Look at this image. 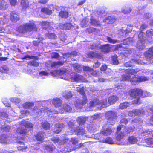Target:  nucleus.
Listing matches in <instances>:
<instances>
[{"mask_svg": "<svg viewBox=\"0 0 153 153\" xmlns=\"http://www.w3.org/2000/svg\"><path fill=\"white\" fill-rule=\"evenodd\" d=\"M142 90L139 88H136L130 90L129 94L130 96L136 98L132 101L133 104L139 105L141 103V101L140 97L142 94Z\"/></svg>", "mask_w": 153, "mask_h": 153, "instance_id": "nucleus-1", "label": "nucleus"}, {"mask_svg": "<svg viewBox=\"0 0 153 153\" xmlns=\"http://www.w3.org/2000/svg\"><path fill=\"white\" fill-rule=\"evenodd\" d=\"M33 112L34 113L33 114V115H34V114H36L35 115L37 116H38V115H42L45 112H47L49 116L51 117H52V116H50L51 115L58 114V112L56 111L53 110V109L52 108H39L36 107H34V108L33 110Z\"/></svg>", "mask_w": 153, "mask_h": 153, "instance_id": "nucleus-2", "label": "nucleus"}, {"mask_svg": "<svg viewBox=\"0 0 153 153\" xmlns=\"http://www.w3.org/2000/svg\"><path fill=\"white\" fill-rule=\"evenodd\" d=\"M36 29L34 22L33 21L29 23L26 24L23 26L19 27L17 30L20 33H25L27 31H30L33 30L36 31Z\"/></svg>", "mask_w": 153, "mask_h": 153, "instance_id": "nucleus-3", "label": "nucleus"}, {"mask_svg": "<svg viewBox=\"0 0 153 153\" xmlns=\"http://www.w3.org/2000/svg\"><path fill=\"white\" fill-rule=\"evenodd\" d=\"M139 71L137 69H128L125 71V73H126V75H123L122 76V77L120 79L121 81H130V80L133 79L135 77H133L131 79L129 74L134 75L136 74Z\"/></svg>", "mask_w": 153, "mask_h": 153, "instance_id": "nucleus-4", "label": "nucleus"}, {"mask_svg": "<svg viewBox=\"0 0 153 153\" xmlns=\"http://www.w3.org/2000/svg\"><path fill=\"white\" fill-rule=\"evenodd\" d=\"M142 121L141 120H140L139 118L135 119L132 120L131 123L133 126V127H130L126 128L125 131L127 133H129L134 131V129L139 127L141 125Z\"/></svg>", "mask_w": 153, "mask_h": 153, "instance_id": "nucleus-5", "label": "nucleus"}, {"mask_svg": "<svg viewBox=\"0 0 153 153\" xmlns=\"http://www.w3.org/2000/svg\"><path fill=\"white\" fill-rule=\"evenodd\" d=\"M66 69L54 71L51 72V75L52 76H59L60 78L66 80Z\"/></svg>", "mask_w": 153, "mask_h": 153, "instance_id": "nucleus-6", "label": "nucleus"}, {"mask_svg": "<svg viewBox=\"0 0 153 153\" xmlns=\"http://www.w3.org/2000/svg\"><path fill=\"white\" fill-rule=\"evenodd\" d=\"M144 36V33L142 32H140L138 35V38L140 40L137 44V48L139 49L142 50L145 47V45H144L145 43Z\"/></svg>", "mask_w": 153, "mask_h": 153, "instance_id": "nucleus-7", "label": "nucleus"}, {"mask_svg": "<svg viewBox=\"0 0 153 153\" xmlns=\"http://www.w3.org/2000/svg\"><path fill=\"white\" fill-rule=\"evenodd\" d=\"M107 100L105 99L104 100L101 101L100 102L98 100L95 99L90 102L89 104V107L91 108L96 105H99L101 108L104 107L103 105H105L107 103Z\"/></svg>", "mask_w": 153, "mask_h": 153, "instance_id": "nucleus-8", "label": "nucleus"}, {"mask_svg": "<svg viewBox=\"0 0 153 153\" xmlns=\"http://www.w3.org/2000/svg\"><path fill=\"white\" fill-rule=\"evenodd\" d=\"M145 111L143 109H135L130 111L128 115L130 117H134L136 115L140 116L145 114Z\"/></svg>", "mask_w": 153, "mask_h": 153, "instance_id": "nucleus-9", "label": "nucleus"}, {"mask_svg": "<svg viewBox=\"0 0 153 153\" xmlns=\"http://www.w3.org/2000/svg\"><path fill=\"white\" fill-rule=\"evenodd\" d=\"M136 63L139 65H142L144 64V63L141 60H137V59H133L130 61L126 63L125 65V66L127 67H132L134 66L135 64Z\"/></svg>", "mask_w": 153, "mask_h": 153, "instance_id": "nucleus-10", "label": "nucleus"}, {"mask_svg": "<svg viewBox=\"0 0 153 153\" xmlns=\"http://www.w3.org/2000/svg\"><path fill=\"white\" fill-rule=\"evenodd\" d=\"M67 135L64 134L62 136L61 140L59 139L58 138L54 137L52 138V140L56 144L58 145H61L64 144L66 141Z\"/></svg>", "mask_w": 153, "mask_h": 153, "instance_id": "nucleus-11", "label": "nucleus"}, {"mask_svg": "<svg viewBox=\"0 0 153 153\" xmlns=\"http://www.w3.org/2000/svg\"><path fill=\"white\" fill-rule=\"evenodd\" d=\"M148 79V78L145 76L139 77L138 78L134 77L132 79L130 80V82L132 85H135L139 81H144Z\"/></svg>", "mask_w": 153, "mask_h": 153, "instance_id": "nucleus-12", "label": "nucleus"}, {"mask_svg": "<svg viewBox=\"0 0 153 153\" xmlns=\"http://www.w3.org/2000/svg\"><path fill=\"white\" fill-rule=\"evenodd\" d=\"M87 103L86 97L85 96L83 97V100L80 101L77 100L75 102V105L77 108H82L83 105Z\"/></svg>", "mask_w": 153, "mask_h": 153, "instance_id": "nucleus-13", "label": "nucleus"}, {"mask_svg": "<svg viewBox=\"0 0 153 153\" xmlns=\"http://www.w3.org/2000/svg\"><path fill=\"white\" fill-rule=\"evenodd\" d=\"M105 116L109 121L114 120L116 119L117 114L114 112L109 111L106 113Z\"/></svg>", "mask_w": 153, "mask_h": 153, "instance_id": "nucleus-14", "label": "nucleus"}, {"mask_svg": "<svg viewBox=\"0 0 153 153\" xmlns=\"http://www.w3.org/2000/svg\"><path fill=\"white\" fill-rule=\"evenodd\" d=\"M111 47L112 45L109 44H106L100 46L99 49H101V51L102 52L105 53L108 52L110 51Z\"/></svg>", "mask_w": 153, "mask_h": 153, "instance_id": "nucleus-15", "label": "nucleus"}, {"mask_svg": "<svg viewBox=\"0 0 153 153\" xmlns=\"http://www.w3.org/2000/svg\"><path fill=\"white\" fill-rule=\"evenodd\" d=\"M45 134L43 132H39L33 137V139L35 141H38L40 142L44 139Z\"/></svg>", "mask_w": 153, "mask_h": 153, "instance_id": "nucleus-16", "label": "nucleus"}, {"mask_svg": "<svg viewBox=\"0 0 153 153\" xmlns=\"http://www.w3.org/2000/svg\"><path fill=\"white\" fill-rule=\"evenodd\" d=\"M10 19L13 22H16L19 20V16L16 12H12L10 13Z\"/></svg>", "mask_w": 153, "mask_h": 153, "instance_id": "nucleus-17", "label": "nucleus"}, {"mask_svg": "<svg viewBox=\"0 0 153 153\" xmlns=\"http://www.w3.org/2000/svg\"><path fill=\"white\" fill-rule=\"evenodd\" d=\"M64 127V125L63 124L59 123L56 124L55 126L54 133L56 134L59 133Z\"/></svg>", "mask_w": 153, "mask_h": 153, "instance_id": "nucleus-18", "label": "nucleus"}, {"mask_svg": "<svg viewBox=\"0 0 153 153\" xmlns=\"http://www.w3.org/2000/svg\"><path fill=\"white\" fill-rule=\"evenodd\" d=\"M127 140L129 143L131 144H135L138 141L137 137L133 135L129 136Z\"/></svg>", "mask_w": 153, "mask_h": 153, "instance_id": "nucleus-19", "label": "nucleus"}, {"mask_svg": "<svg viewBox=\"0 0 153 153\" xmlns=\"http://www.w3.org/2000/svg\"><path fill=\"white\" fill-rule=\"evenodd\" d=\"M74 131L78 135H84L86 132L83 128L79 127L76 128Z\"/></svg>", "mask_w": 153, "mask_h": 153, "instance_id": "nucleus-20", "label": "nucleus"}, {"mask_svg": "<svg viewBox=\"0 0 153 153\" xmlns=\"http://www.w3.org/2000/svg\"><path fill=\"white\" fill-rule=\"evenodd\" d=\"M128 120L126 118L122 119L120 122V125L117 128V131H119L121 130V127H123L128 123Z\"/></svg>", "mask_w": 153, "mask_h": 153, "instance_id": "nucleus-21", "label": "nucleus"}, {"mask_svg": "<svg viewBox=\"0 0 153 153\" xmlns=\"http://www.w3.org/2000/svg\"><path fill=\"white\" fill-rule=\"evenodd\" d=\"M132 30V27L131 25L128 26L126 29V30H124L122 29L121 30V32H122V34L121 33H120V34L121 35L123 36L125 34V35L128 33L130 32Z\"/></svg>", "mask_w": 153, "mask_h": 153, "instance_id": "nucleus-22", "label": "nucleus"}, {"mask_svg": "<svg viewBox=\"0 0 153 153\" xmlns=\"http://www.w3.org/2000/svg\"><path fill=\"white\" fill-rule=\"evenodd\" d=\"M8 5L7 2L4 0H0V10H6L8 7Z\"/></svg>", "mask_w": 153, "mask_h": 153, "instance_id": "nucleus-23", "label": "nucleus"}, {"mask_svg": "<svg viewBox=\"0 0 153 153\" xmlns=\"http://www.w3.org/2000/svg\"><path fill=\"white\" fill-rule=\"evenodd\" d=\"M21 6L22 8L25 10L29 7V2L28 0H21Z\"/></svg>", "mask_w": 153, "mask_h": 153, "instance_id": "nucleus-24", "label": "nucleus"}, {"mask_svg": "<svg viewBox=\"0 0 153 153\" xmlns=\"http://www.w3.org/2000/svg\"><path fill=\"white\" fill-rule=\"evenodd\" d=\"M52 102L55 107L56 108L60 106L62 104L61 100L59 98L54 99L52 100Z\"/></svg>", "mask_w": 153, "mask_h": 153, "instance_id": "nucleus-25", "label": "nucleus"}, {"mask_svg": "<svg viewBox=\"0 0 153 153\" xmlns=\"http://www.w3.org/2000/svg\"><path fill=\"white\" fill-rule=\"evenodd\" d=\"M111 128L103 129L100 131V134L104 136L110 135L112 133Z\"/></svg>", "mask_w": 153, "mask_h": 153, "instance_id": "nucleus-26", "label": "nucleus"}, {"mask_svg": "<svg viewBox=\"0 0 153 153\" xmlns=\"http://www.w3.org/2000/svg\"><path fill=\"white\" fill-rule=\"evenodd\" d=\"M118 100V97L116 96L113 95L109 97L108 102L110 105H112L114 104Z\"/></svg>", "mask_w": 153, "mask_h": 153, "instance_id": "nucleus-27", "label": "nucleus"}, {"mask_svg": "<svg viewBox=\"0 0 153 153\" xmlns=\"http://www.w3.org/2000/svg\"><path fill=\"white\" fill-rule=\"evenodd\" d=\"M0 143L3 144H7L9 143V141L6 135H3L0 137Z\"/></svg>", "mask_w": 153, "mask_h": 153, "instance_id": "nucleus-28", "label": "nucleus"}, {"mask_svg": "<svg viewBox=\"0 0 153 153\" xmlns=\"http://www.w3.org/2000/svg\"><path fill=\"white\" fill-rule=\"evenodd\" d=\"M17 144L19 145L17 147L19 151H25L27 149V147L24 146V143L23 142L18 141Z\"/></svg>", "mask_w": 153, "mask_h": 153, "instance_id": "nucleus-29", "label": "nucleus"}, {"mask_svg": "<svg viewBox=\"0 0 153 153\" xmlns=\"http://www.w3.org/2000/svg\"><path fill=\"white\" fill-rule=\"evenodd\" d=\"M88 56L90 57H96L98 59H101L102 57V55L101 54H98L93 52L89 53Z\"/></svg>", "mask_w": 153, "mask_h": 153, "instance_id": "nucleus-30", "label": "nucleus"}, {"mask_svg": "<svg viewBox=\"0 0 153 153\" xmlns=\"http://www.w3.org/2000/svg\"><path fill=\"white\" fill-rule=\"evenodd\" d=\"M21 125L24 126L25 128H31L33 127V124L32 123L25 121H22L21 122Z\"/></svg>", "mask_w": 153, "mask_h": 153, "instance_id": "nucleus-31", "label": "nucleus"}, {"mask_svg": "<svg viewBox=\"0 0 153 153\" xmlns=\"http://www.w3.org/2000/svg\"><path fill=\"white\" fill-rule=\"evenodd\" d=\"M52 10L53 9H51V8L44 7L42 8L41 11L44 13L48 15H50L52 13Z\"/></svg>", "mask_w": 153, "mask_h": 153, "instance_id": "nucleus-32", "label": "nucleus"}, {"mask_svg": "<svg viewBox=\"0 0 153 153\" xmlns=\"http://www.w3.org/2000/svg\"><path fill=\"white\" fill-rule=\"evenodd\" d=\"M64 62L61 61H59L56 62H53L51 64V67L54 68L59 67L62 66Z\"/></svg>", "mask_w": 153, "mask_h": 153, "instance_id": "nucleus-33", "label": "nucleus"}, {"mask_svg": "<svg viewBox=\"0 0 153 153\" xmlns=\"http://www.w3.org/2000/svg\"><path fill=\"white\" fill-rule=\"evenodd\" d=\"M45 153H52L54 150V146H45Z\"/></svg>", "mask_w": 153, "mask_h": 153, "instance_id": "nucleus-34", "label": "nucleus"}, {"mask_svg": "<svg viewBox=\"0 0 153 153\" xmlns=\"http://www.w3.org/2000/svg\"><path fill=\"white\" fill-rule=\"evenodd\" d=\"M133 104L132 102H125L124 103H121L119 105V108L121 109L125 108L130 105Z\"/></svg>", "mask_w": 153, "mask_h": 153, "instance_id": "nucleus-35", "label": "nucleus"}, {"mask_svg": "<svg viewBox=\"0 0 153 153\" xmlns=\"http://www.w3.org/2000/svg\"><path fill=\"white\" fill-rule=\"evenodd\" d=\"M144 55L146 58L148 59H151L153 56V53L149 49L148 51H147L144 53Z\"/></svg>", "mask_w": 153, "mask_h": 153, "instance_id": "nucleus-36", "label": "nucleus"}, {"mask_svg": "<svg viewBox=\"0 0 153 153\" xmlns=\"http://www.w3.org/2000/svg\"><path fill=\"white\" fill-rule=\"evenodd\" d=\"M87 118V117H85L81 116L78 118L77 121L79 124L82 125L84 123Z\"/></svg>", "mask_w": 153, "mask_h": 153, "instance_id": "nucleus-37", "label": "nucleus"}, {"mask_svg": "<svg viewBox=\"0 0 153 153\" xmlns=\"http://www.w3.org/2000/svg\"><path fill=\"white\" fill-rule=\"evenodd\" d=\"M74 81H81L82 82H86V80L83 78V76L81 75H76L74 78Z\"/></svg>", "mask_w": 153, "mask_h": 153, "instance_id": "nucleus-38", "label": "nucleus"}, {"mask_svg": "<svg viewBox=\"0 0 153 153\" xmlns=\"http://www.w3.org/2000/svg\"><path fill=\"white\" fill-rule=\"evenodd\" d=\"M145 142L148 146L153 147V139L152 138H148L146 139Z\"/></svg>", "mask_w": 153, "mask_h": 153, "instance_id": "nucleus-39", "label": "nucleus"}, {"mask_svg": "<svg viewBox=\"0 0 153 153\" xmlns=\"http://www.w3.org/2000/svg\"><path fill=\"white\" fill-rule=\"evenodd\" d=\"M34 106L33 102H27L24 104L23 107L25 108H30Z\"/></svg>", "mask_w": 153, "mask_h": 153, "instance_id": "nucleus-40", "label": "nucleus"}, {"mask_svg": "<svg viewBox=\"0 0 153 153\" xmlns=\"http://www.w3.org/2000/svg\"><path fill=\"white\" fill-rule=\"evenodd\" d=\"M115 21V19H111V16H108V17L105 18L103 20L104 22L108 23H112L114 22Z\"/></svg>", "mask_w": 153, "mask_h": 153, "instance_id": "nucleus-41", "label": "nucleus"}, {"mask_svg": "<svg viewBox=\"0 0 153 153\" xmlns=\"http://www.w3.org/2000/svg\"><path fill=\"white\" fill-rule=\"evenodd\" d=\"M42 126L44 129L47 130L50 128V124L46 121L42 123Z\"/></svg>", "mask_w": 153, "mask_h": 153, "instance_id": "nucleus-42", "label": "nucleus"}, {"mask_svg": "<svg viewBox=\"0 0 153 153\" xmlns=\"http://www.w3.org/2000/svg\"><path fill=\"white\" fill-rule=\"evenodd\" d=\"M73 67L75 71L78 72H80L82 70V67L77 63H75L73 65Z\"/></svg>", "mask_w": 153, "mask_h": 153, "instance_id": "nucleus-43", "label": "nucleus"}, {"mask_svg": "<svg viewBox=\"0 0 153 153\" xmlns=\"http://www.w3.org/2000/svg\"><path fill=\"white\" fill-rule=\"evenodd\" d=\"M142 135L143 136H145L148 134H150L152 135L153 137V131H143L141 133Z\"/></svg>", "mask_w": 153, "mask_h": 153, "instance_id": "nucleus-44", "label": "nucleus"}, {"mask_svg": "<svg viewBox=\"0 0 153 153\" xmlns=\"http://www.w3.org/2000/svg\"><path fill=\"white\" fill-rule=\"evenodd\" d=\"M41 25L43 28L47 29L50 26V23L47 22H41Z\"/></svg>", "mask_w": 153, "mask_h": 153, "instance_id": "nucleus-45", "label": "nucleus"}, {"mask_svg": "<svg viewBox=\"0 0 153 153\" xmlns=\"http://www.w3.org/2000/svg\"><path fill=\"white\" fill-rule=\"evenodd\" d=\"M8 71V68L6 66H4L0 68V71L3 73H7Z\"/></svg>", "mask_w": 153, "mask_h": 153, "instance_id": "nucleus-46", "label": "nucleus"}, {"mask_svg": "<svg viewBox=\"0 0 153 153\" xmlns=\"http://www.w3.org/2000/svg\"><path fill=\"white\" fill-rule=\"evenodd\" d=\"M104 142L108 143L110 144H117V143H115L112 140V139L111 138L107 137L104 140Z\"/></svg>", "mask_w": 153, "mask_h": 153, "instance_id": "nucleus-47", "label": "nucleus"}, {"mask_svg": "<svg viewBox=\"0 0 153 153\" xmlns=\"http://www.w3.org/2000/svg\"><path fill=\"white\" fill-rule=\"evenodd\" d=\"M125 135L122 132H120V133L118 134L117 137L116 139L117 140H120L121 139L123 138L124 137Z\"/></svg>", "mask_w": 153, "mask_h": 153, "instance_id": "nucleus-48", "label": "nucleus"}, {"mask_svg": "<svg viewBox=\"0 0 153 153\" xmlns=\"http://www.w3.org/2000/svg\"><path fill=\"white\" fill-rule=\"evenodd\" d=\"M17 131L18 133H19L22 134H25L26 133V130L22 128H17Z\"/></svg>", "mask_w": 153, "mask_h": 153, "instance_id": "nucleus-49", "label": "nucleus"}, {"mask_svg": "<svg viewBox=\"0 0 153 153\" xmlns=\"http://www.w3.org/2000/svg\"><path fill=\"white\" fill-rule=\"evenodd\" d=\"M77 91L79 92V93L82 94H84V88L83 87H78L76 88V90Z\"/></svg>", "mask_w": 153, "mask_h": 153, "instance_id": "nucleus-50", "label": "nucleus"}, {"mask_svg": "<svg viewBox=\"0 0 153 153\" xmlns=\"http://www.w3.org/2000/svg\"><path fill=\"white\" fill-rule=\"evenodd\" d=\"M10 100L11 102L16 103H19L21 101V100L19 98L16 97L11 98Z\"/></svg>", "mask_w": 153, "mask_h": 153, "instance_id": "nucleus-51", "label": "nucleus"}, {"mask_svg": "<svg viewBox=\"0 0 153 153\" xmlns=\"http://www.w3.org/2000/svg\"><path fill=\"white\" fill-rule=\"evenodd\" d=\"M117 56H113L112 57V61L114 65H117L118 63V61L117 59Z\"/></svg>", "mask_w": 153, "mask_h": 153, "instance_id": "nucleus-52", "label": "nucleus"}, {"mask_svg": "<svg viewBox=\"0 0 153 153\" xmlns=\"http://www.w3.org/2000/svg\"><path fill=\"white\" fill-rule=\"evenodd\" d=\"M91 23L95 25H98L100 24L98 21L93 18H91Z\"/></svg>", "mask_w": 153, "mask_h": 153, "instance_id": "nucleus-53", "label": "nucleus"}, {"mask_svg": "<svg viewBox=\"0 0 153 153\" xmlns=\"http://www.w3.org/2000/svg\"><path fill=\"white\" fill-rule=\"evenodd\" d=\"M131 10V9L130 8H125L122 9V12L125 13H127L130 12Z\"/></svg>", "mask_w": 153, "mask_h": 153, "instance_id": "nucleus-54", "label": "nucleus"}, {"mask_svg": "<svg viewBox=\"0 0 153 153\" xmlns=\"http://www.w3.org/2000/svg\"><path fill=\"white\" fill-rule=\"evenodd\" d=\"M21 113L22 114L21 117H24L25 116L29 114V111L26 110L21 111Z\"/></svg>", "mask_w": 153, "mask_h": 153, "instance_id": "nucleus-55", "label": "nucleus"}, {"mask_svg": "<svg viewBox=\"0 0 153 153\" xmlns=\"http://www.w3.org/2000/svg\"><path fill=\"white\" fill-rule=\"evenodd\" d=\"M147 36L150 37L153 36V30L151 29L148 30L146 33Z\"/></svg>", "mask_w": 153, "mask_h": 153, "instance_id": "nucleus-56", "label": "nucleus"}, {"mask_svg": "<svg viewBox=\"0 0 153 153\" xmlns=\"http://www.w3.org/2000/svg\"><path fill=\"white\" fill-rule=\"evenodd\" d=\"M29 64L30 65H32L36 67L38 66L39 65L38 62L35 61L33 60L30 61L29 63Z\"/></svg>", "mask_w": 153, "mask_h": 153, "instance_id": "nucleus-57", "label": "nucleus"}, {"mask_svg": "<svg viewBox=\"0 0 153 153\" xmlns=\"http://www.w3.org/2000/svg\"><path fill=\"white\" fill-rule=\"evenodd\" d=\"M67 105L65 104L64 105H63L62 108L61 110H60L59 112L61 113H63L65 112H66L67 111Z\"/></svg>", "mask_w": 153, "mask_h": 153, "instance_id": "nucleus-58", "label": "nucleus"}, {"mask_svg": "<svg viewBox=\"0 0 153 153\" xmlns=\"http://www.w3.org/2000/svg\"><path fill=\"white\" fill-rule=\"evenodd\" d=\"M67 15V13L66 11H61L59 13V15L61 17L66 18Z\"/></svg>", "mask_w": 153, "mask_h": 153, "instance_id": "nucleus-59", "label": "nucleus"}, {"mask_svg": "<svg viewBox=\"0 0 153 153\" xmlns=\"http://www.w3.org/2000/svg\"><path fill=\"white\" fill-rule=\"evenodd\" d=\"M8 101L7 99L5 98H3L2 100V102L4 105L7 107H10V104L8 103Z\"/></svg>", "mask_w": 153, "mask_h": 153, "instance_id": "nucleus-60", "label": "nucleus"}, {"mask_svg": "<svg viewBox=\"0 0 153 153\" xmlns=\"http://www.w3.org/2000/svg\"><path fill=\"white\" fill-rule=\"evenodd\" d=\"M88 23V22L87 21L86 19H84L81 21V24L83 26V27H84L86 26V25Z\"/></svg>", "mask_w": 153, "mask_h": 153, "instance_id": "nucleus-61", "label": "nucleus"}, {"mask_svg": "<svg viewBox=\"0 0 153 153\" xmlns=\"http://www.w3.org/2000/svg\"><path fill=\"white\" fill-rule=\"evenodd\" d=\"M28 58L29 59H36L38 60V58L37 56H25L24 58V59Z\"/></svg>", "mask_w": 153, "mask_h": 153, "instance_id": "nucleus-62", "label": "nucleus"}, {"mask_svg": "<svg viewBox=\"0 0 153 153\" xmlns=\"http://www.w3.org/2000/svg\"><path fill=\"white\" fill-rule=\"evenodd\" d=\"M59 27L62 29L66 30L67 29V25L66 24H59Z\"/></svg>", "mask_w": 153, "mask_h": 153, "instance_id": "nucleus-63", "label": "nucleus"}, {"mask_svg": "<svg viewBox=\"0 0 153 153\" xmlns=\"http://www.w3.org/2000/svg\"><path fill=\"white\" fill-rule=\"evenodd\" d=\"M107 40L109 42L113 44H115L117 42L116 40L113 39L109 37H107Z\"/></svg>", "mask_w": 153, "mask_h": 153, "instance_id": "nucleus-64", "label": "nucleus"}]
</instances>
